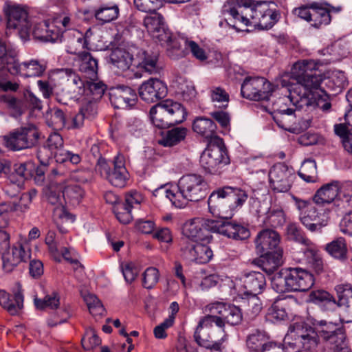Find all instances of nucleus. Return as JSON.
<instances>
[{
    "mask_svg": "<svg viewBox=\"0 0 352 352\" xmlns=\"http://www.w3.org/2000/svg\"><path fill=\"white\" fill-rule=\"evenodd\" d=\"M272 85L263 77H246L241 87V96L252 100H268L273 92Z\"/></svg>",
    "mask_w": 352,
    "mask_h": 352,
    "instance_id": "nucleus-13",
    "label": "nucleus"
},
{
    "mask_svg": "<svg viewBox=\"0 0 352 352\" xmlns=\"http://www.w3.org/2000/svg\"><path fill=\"white\" fill-rule=\"evenodd\" d=\"M34 304L36 308L40 309H57L60 305V296L57 292H53L46 295L43 299L35 298Z\"/></svg>",
    "mask_w": 352,
    "mask_h": 352,
    "instance_id": "nucleus-52",
    "label": "nucleus"
},
{
    "mask_svg": "<svg viewBox=\"0 0 352 352\" xmlns=\"http://www.w3.org/2000/svg\"><path fill=\"white\" fill-rule=\"evenodd\" d=\"M0 305L11 315L19 314L23 307V296L20 285L18 284V289L13 296L4 290H0Z\"/></svg>",
    "mask_w": 352,
    "mask_h": 352,
    "instance_id": "nucleus-30",
    "label": "nucleus"
},
{
    "mask_svg": "<svg viewBox=\"0 0 352 352\" xmlns=\"http://www.w3.org/2000/svg\"><path fill=\"white\" fill-rule=\"evenodd\" d=\"M330 84H333L334 87L333 89L336 92H340L344 88V87L346 84V78L342 72H336L331 76V77L328 79V85L330 86Z\"/></svg>",
    "mask_w": 352,
    "mask_h": 352,
    "instance_id": "nucleus-63",
    "label": "nucleus"
},
{
    "mask_svg": "<svg viewBox=\"0 0 352 352\" xmlns=\"http://www.w3.org/2000/svg\"><path fill=\"white\" fill-rule=\"evenodd\" d=\"M314 284L313 275L301 268H290L275 274L272 279V287L278 293L287 292H306Z\"/></svg>",
    "mask_w": 352,
    "mask_h": 352,
    "instance_id": "nucleus-5",
    "label": "nucleus"
},
{
    "mask_svg": "<svg viewBox=\"0 0 352 352\" xmlns=\"http://www.w3.org/2000/svg\"><path fill=\"white\" fill-rule=\"evenodd\" d=\"M157 54L140 50L134 58V65L149 74H160L162 69L157 63Z\"/></svg>",
    "mask_w": 352,
    "mask_h": 352,
    "instance_id": "nucleus-28",
    "label": "nucleus"
},
{
    "mask_svg": "<svg viewBox=\"0 0 352 352\" xmlns=\"http://www.w3.org/2000/svg\"><path fill=\"white\" fill-rule=\"evenodd\" d=\"M110 63L120 71L129 69L134 62L133 55L122 48L114 49L109 56Z\"/></svg>",
    "mask_w": 352,
    "mask_h": 352,
    "instance_id": "nucleus-37",
    "label": "nucleus"
},
{
    "mask_svg": "<svg viewBox=\"0 0 352 352\" xmlns=\"http://www.w3.org/2000/svg\"><path fill=\"white\" fill-rule=\"evenodd\" d=\"M280 241V237L276 231L271 229L263 230L255 239L256 250L259 254L282 250L279 247Z\"/></svg>",
    "mask_w": 352,
    "mask_h": 352,
    "instance_id": "nucleus-22",
    "label": "nucleus"
},
{
    "mask_svg": "<svg viewBox=\"0 0 352 352\" xmlns=\"http://www.w3.org/2000/svg\"><path fill=\"white\" fill-rule=\"evenodd\" d=\"M282 250L261 254L263 258L261 264L262 270L268 274L274 273L282 264Z\"/></svg>",
    "mask_w": 352,
    "mask_h": 352,
    "instance_id": "nucleus-41",
    "label": "nucleus"
},
{
    "mask_svg": "<svg viewBox=\"0 0 352 352\" xmlns=\"http://www.w3.org/2000/svg\"><path fill=\"white\" fill-rule=\"evenodd\" d=\"M287 236L289 240L299 243L306 248V253L316 252V245L305 236L303 232L298 228L296 223H291L287 229Z\"/></svg>",
    "mask_w": 352,
    "mask_h": 352,
    "instance_id": "nucleus-39",
    "label": "nucleus"
},
{
    "mask_svg": "<svg viewBox=\"0 0 352 352\" xmlns=\"http://www.w3.org/2000/svg\"><path fill=\"white\" fill-rule=\"evenodd\" d=\"M40 138V133L34 124L21 126L0 137L5 146L10 150L17 151L31 148L36 146Z\"/></svg>",
    "mask_w": 352,
    "mask_h": 352,
    "instance_id": "nucleus-11",
    "label": "nucleus"
},
{
    "mask_svg": "<svg viewBox=\"0 0 352 352\" xmlns=\"http://www.w3.org/2000/svg\"><path fill=\"white\" fill-rule=\"evenodd\" d=\"M2 255L3 269L6 272H11L21 262H26L30 258V250L25 249L21 244L14 245L11 248L4 250Z\"/></svg>",
    "mask_w": 352,
    "mask_h": 352,
    "instance_id": "nucleus-20",
    "label": "nucleus"
},
{
    "mask_svg": "<svg viewBox=\"0 0 352 352\" xmlns=\"http://www.w3.org/2000/svg\"><path fill=\"white\" fill-rule=\"evenodd\" d=\"M201 319L199 320L198 326L195 332V340L196 342L201 346L213 351H221L223 343L227 340V334L224 329H220L221 334V339L218 340H213L212 338L210 336H206V333L203 331L204 328L212 327V326L200 325Z\"/></svg>",
    "mask_w": 352,
    "mask_h": 352,
    "instance_id": "nucleus-27",
    "label": "nucleus"
},
{
    "mask_svg": "<svg viewBox=\"0 0 352 352\" xmlns=\"http://www.w3.org/2000/svg\"><path fill=\"white\" fill-rule=\"evenodd\" d=\"M287 306L285 300H276L267 310V320L274 323L287 320L288 318Z\"/></svg>",
    "mask_w": 352,
    "mask_h": 352,
    "instance_id": "nucleus-40",
    "label": "nucleus"
},
{
    "mask_svg": "<svg viewBox=\"0 0 352 352\" xmlns=\"http://www.w3.org/2000/svg\"><path fill=\"white\" fill-rule=\"evenodd\" d=\"M58 42L66 43L67 52L72 54H78L80 50L87 47V42L83 34L77 30H60V40Z\"/></svg>",
    "mask_w": 352,
    "mask_h": 352,
    "instance_id": "nucleus-26",
    "label": "nucleus"
},
{
    "mask_svg": "<svg viewBox=\"0 0 352 352\" xmlns=\"http://www.w3.org/2000/svg\"><path fill=\"white\" fill-rule=\"evenodd\" d=\"M63 140L57 133L51 134L47 140L46 144L41 148L37 153V157L40 162L45 163L46 158L52 157V155L63 148Z\"/></svg>",
    "mask_w": 352,
    "mask_h": 352,
    "instance_id": "nucleus-33",
    "label": "nucleus"
},
{
    "mask_svg": "<svg viewBox=\"0 0 352 352\" xmlns=\"http://www.w3.org/2000/svg\"><path fill=\"white\" fill-rule=\"evenodd\" d=\"M205 230L201 227L200 221H185L182 226V234L192 241H203L206 238Z\"/></svg>",
    "mask_w": 352,
    "mask_h": 352,
    "instance_id": "nucleus-42",
    "label": "nucleus"
},
{
    "mask_svg": "<svg viewBox=\"0 0 352 352\" xmlns=\"http://www.w3.org/2000/svg\"><path fill=\"white\" fill-rule=\"evenodd\" d=\"M339 306H348L349 300L352 299V285L349 283L340 284L336 287Z\"/></svg>",
    "mask_w": 352,
    "mask_h": 352,
    "instance_id": "nucleus-55",
    "label": "nucleus"
},
{
    "mask_svg": "<svg viewBox=\"0 0 352 352\" xmlns=\"http://www.w3.org/2000/svg\"><path fill=\"white\" fill-rule=\"evenodd\" d=\"M298 175L307 182H314L317 177L316 162L312 160H305L298 171Z\"/></svg>",
    "mask_w": 352,
    "mask_h": 352,
    "instance_id": "nucleus-47",
    "label": "nucleus"
},
{
    "mask_svg": "<svg viewBox=\"0 0 352 352\" xmlns=\"http://www.w3.org/2000/svg\"><path fill=\"white\" fill-rule=\"evenodd\" d=\"M340 190V182L333 181L329 184H326L320 187L315 193L313 197L314 202L317 205L324 206L325 204H330L333 203L331 210L335 212H341L342 205L340 198L339 196Z\"/></svg>",
    "mask_w": 352,
    "mask_h": 352,
    "instance_id": "nucleus-15",
    "label": "nucleus"
},
{
    "mask_svg": "<svg viewBox=\"0 0 352 352\" xmlns=\"http://www.w3.org/2000/svg\"><path fill=\"white\" fill-rule=\"evenodd\" d=\"M186 134V128L175 127L168 131L159 143L164 146H173L184 140Z\"/></svg>",
    "mask_w": 352,
    "mask_h": 352,
    "instance_id": "nucleus-45",
    "label": "nucleus"
},
{
    "mask_svg": "<svg viewBox=\"0 0 352 352\" xmlns=\"http://www.w3.org/2000/svg\"><path fill=\"white\" fill-rule=\"evenodd\" d=\"M248 198V195L245 190L226 186L210 194L208 200V208L214 217L230 220Z\"/></svg>",
    "mask_w": 352,
    "mask_h": 352,
    "instance_id": "nucleus-4",
    "label": "nucleus"
},
{
    "mask_svg": "<svg viewBox=\"0 0 352 352\" xmlns=\"http://www.w3.org/2000/svg\"><path fill=\"white\" fill-rule=\"evenodd\" d=\"M324 5L328 7H324L322 3L316 2L310 4V8L312 10V21L314 22L312 25L316 28H319L322 25H328L330 23L331 16L329 12L331 10L336 12L340 10V8H336L328 3Z\"/></svg>",
    "mask_w": 352,
    "mask_h": 352,
    "instance_id": "nucleus-31",
    "label": "nucleus"
},
{
    "mask_svg": "<svg viewBox=\"0 0 352 352\" xmlns=\"http://www.w3.org/2000/svg\"><path fill=\"white\" fill-rule=\"evenodd\" d=\"M78 56L80 71L89 80H96L98 78V60L87 52H79Z\"/></svg>",
    "mask_w": 352,
    "mask_h": 352,
    "instance_id": "nucleus-32",
    "label": "nucleus"
},
{
    "mask_svg": "<svg viewBox=\"0 0 352 352\" xmlns=\"http://www.w3.org/2000/svg\"><path fill=\"white\" fill-rule=\"evenodd\" d=\"M152 124L159 129H166L182 122L187 115L184 106L171 100L157 103L150 109Z\"/></svg>",
    "mask_w": 352,
    "mask_h": 352,
    "instance_id": "nucleus-6",
    "label": "nucleus"
},
{
    "mask_svg": "<svg viewBox=\"0 0 352 352\" xmlns=\"http://www.w3.org/2000/svg\"><path fill=\"white\" fill-rule=\"evenodd\" d=\"M32 35L41 43H56L60 40V28L54 22L43 21L34 24Z\"/></svg>",
    "mask_w": 352,
    "mask_h": 352,
    "instance_id": "nucleus-23",
    "label": "nucleus"
},
{
    "mask_svg": "<svg viewBox=\"0 0 352 352\" xmlns=\"http://www.w3.org/2000/svg\"><path fill=\"white\" fill-rule=\"evenodd\" d=\"M120 269L125 280L128 283L135 280L139 274V269L133 262L122 263Z\"/></svg>",
    "mask_w": 352,
    "mask_h": 352,
    "instance_id": "nucleus-60",
    "label": "nucleus"
},
{
    "mask_svg": "<svg viewBox=\"0 0 352 352\" xmlns=\"http://www.w3.org/2000/svg\"><path fill=\"white\" fill-rule=\"evenodd\" d=\"M291 336L296 342L291 352L311 351L315 350L322 339L334 352H348L346 336L340 322L320 320L311 324L307 322H297L290 326Z\"/></svg>",
    "mask_w": 352,
    "mask_h": 352,
    "instance_id": "nucleus-2",
    "label": "nucleus"
},
{
    "mask_svg": "<svg viewBox=\"0 0 352 352\" xmlns=\"http://www.w3.org/2000/svg\"><path fill=\"white\" fill-rule=\"evenodd\" d=\"M96 170L113 186L123 188L129 179V173L125 167L124 157L122 155H117L113 161H107L99 157Z\"/></svg>",
    "mask_w": 352,
    "mask_h": 352,
    "instance_id": "nucleus-9",
    "label": "nucleus"
},
{
    "mask_svg": "<svg viewBox=\"0 0 352 352\" xmlns=\"http://www.w3.org/2000/svg\"><path fill=\"white\" fill-rule=\"evenodd\" d=\"M212 232H217L229 238L243 240L250 236L248 229L235 221H209Z\"/></svg>",
    "mask_w": 352,
    "mask_h": 352,
    "instance_id": "nucleus-21",
    "label": "nucleus"
},
{
    "mask_svg": "<svg viewBox=\"0 0 352 352\" xmlns=\"http://www.w3.org/2000/svg\"><path fill=\"white\" fill-rule=\"evenodd\" d=\"M33 170L34 164L32 162L15 164L8 175V180L23 186L25 181L32 177Z\"/></svg>",
    "mask_w": 352,
    "mask_h": 352,
    "instance_id": "nucleus-35",
    "label": "nucleus"
},
{
    "mask_svg": "<svg viewBox=\"0 0 352 352\" xmlns=\"http://www.w3.org/2000/svg\"><path fill=\"white\" fill-rule=\"evenodd\" d=\"M274 343L270 341L266 332L258 330L250 334L246 340L247 346L252 352H263Z\"/></svg>",
    "mask_w": 352,
    "mask_h": 352,
    "instance_id": "nucleus-34",
    "label": "nucleus"
},
{
    "mask_svg": "<svg viewBox=\"0 0 352 352\" xmlns=\"http://www.w3.org/2000/svg\"><path fill=\"white\" fill-rule=\"evenodd\" d=\"M104 199L109 204L120 206L131 216V219L135 218L133 213L138 212L140 204L143 201L142 195L137 191L126 193L124 202L122 204L119 203V197L112 191L106 192L104 194Z\"/></svg>",
    "mask_w": 352,
    "mask_h": 352,
    "instance_id": "nucleus-18",
    "label": "nucleus"
},
{
    "mask_svg": "<svg viewBox=\"0 0 352 352\" xmlns=\"http://www.w3.org/2000/svg\"><path fill=\"white\" fill-rule=\"evenodd\" d=\"M309 299L311 302L315 303L320 302H332L336 303L333 296L329 292L324 290H316L312 291L309 294Z\"/></svg>",
    "mask_w": 352,
    "mask_h": 352,
    "instance_id": "nucleus-62",
    "label": "nucleus"
},
{
    "mask_svg": "<svg viewBox=\"0 0 352 352\" xmlns=\"http://www.w3.org/2000/svg\"><path fill=\"white\" fill-rule=\"evenodd\" d=\"M119 14V8L116 4H104L94 10V16L102 23H109L116 19Z\"/></svg>",
    "mask_w": 352,
    "mask_h": 352,
    "instance_id": "nucleus-43",
    "label": "nucleus"
},
{
    "mask_svg": "<svg viewBox=\"0 0 352 352\" xmlns=\"http://www.w3.org/2000/svg\"><path fill=\"white\" fill-rule=\"evenodd\" d=\"M184 39H177L176 38H173L172 34H170V41L167 42L159 41L162 45L166 46L168 52V56L173 59H177L180 57L185 56L187 54L186 50L181 49L182 43Z\"/></svg>",
    "mask_w": 352,
    "mask_h": 352,
    "instance_id": "nucleus-48",
    "label": "nucleus"
},
{
    "mask_svg": "<svg viewBox=\"0 0 352 352\" xmlns=\"http://www.w3.org/2000/svg\"><path fill=\"white\" fill-rule=\"evenodd\" d=\"M144 25L153 38L158 41H170V32L162 14L155 12L146 16L144 19Z\"/></svg>",
    "mask_w": 352,
    "mask_h": 352,
    "instance_id": "nucleus-19",
    "label": "nucleus"
},
{
    "mask_svg": "<svg viewBox=\"0 0 352 352\" xmlns=\"http://www.w3.org/2000/svg\"><path fill=\"white\" fill-rule=\"evenodd\" d=\"M184 242L186 245L182 249L186 258L199 264L208 263L212 259L213 252L209 246L195 241L188 242L186 239Z\"/></svg>",
    "mask_w": 352,
    "mask_h": 352,
    "instance_id": "nucleus-24",
    "label": "nucleus"
},
{
    "mask_svg": "<svg viewBox=\"0 0 352 352\" xmlns=\"http://www.w3.org/2000/svg\"><path fill=\"white\" fill-rule=\"evenodd\" d=\"M82 346L85 350H91L101 343V340L96 334V331L92 329L86 331L85 336L81 340Z\"/></svg>",
    "mask_w": 352,
    "mask_h": 352,
    "instance_id": "nucleus-58",
    "label": "nucleus"
},
{
    "mask_svg": "<svg viewBox=\"0 0 352 352\" xmlns=\"http://www.w3.org/2000/svg\"><path fill=\"white\" fill-rule=\"evenodd\" d=\"M106 89V85L102 82H95L90 80L86 81L85 96H91V100H98L102 98Z\"/></svg>",
    "mask_w": 352,
    "mask_h": 352,
    "instance_id": "nucleus-49",
    "label": "nucleus"
},
{
    "mask_svg": "<svg viewBox=\"0 0 352 352\" xmlns=\"http://www.w3.org/2000/svg\"><path fill=\"white\" fill-rule=\"evenodd\" d=\"M60 72L63 77L67 78L68 98H78L85 94L86 82L83 81L78 74L71 69H63Z\"/></svg>",
    "mask_w": 352,
    "mask_h": 352,
    "instance_id": "nucleus-29",
    "label": "nucleus"
},
{
    "mask_svg": "<svg viewBox=\"0 0 352 352\" xmlns=\"http://www.w3.org/2000/svg\"><path fill=\"white\" fill-rule=\"evenodd\" d=\"M142 285L146 289H152L159 281L160 272L153 267L146 269L143 273Z\"/></svg>",
    "mask_w": 352,
    "mask_h": 352,
    "instance_id": "nucleus-56",
    "label": "nucleus"
},
{
    "mask_svg": "<svg viewBox=\"0 0 352 352\" xmlns=\"http://www.w3.org/2000/svg\"><path fill=\"white\" fill-rule=\"evenodd\" d=\"M274 3L267 1L238 0L236 6L226 11L235 20L232 28H236V23L245 26H252L260 30L272 28L278 21L279 14L270 6Z\"/></svg>",
    "mask_w": 352,
    "mask_h": 352,
    "instance_id": "nucleus-3",
    "label": "nucleus"
},
{
    "mask_svg": "<svg viewBox=\"0 0 352 352\" xmlns=\"http://www.w3.org/2000/svg\"><path fill=\"white\" fill-rule=\"evenodd\" d=\"M210 98L215 106L226 107L229 102V94L220 87H214L210 89Z\"/></svg>",
    "mask_w": 352,
    "mask_h": 352,
    "instance_id": "nucleus-54",
    "label": "nucleus"
},
{
    "mask_svg": "<svg viewBox=\"0 0 352 352\" xmlns=\"http://www.w3.org/2000/svg\"><path fill=\"white\" fill-rule=\"evenodd\" d=\"M52 156L54 157L56 162L58 163L69 162L73 164H78L81 160L78 154L64 150L63 148L56 151Z\"/></svg>",
    "mask_w": 352,
    "mask_h": 352,
    "instance_id": "nucleus-57",
    "label": "nucleus"
},
{
    "mask_svg": "<svg viewBox=\"0 0 352 352\" xmlns=\"http://www.w3.org/2000/svg\"><path fill=\"white\" fill-rule=\"evenodd\" d=\"M177 93L181 95L182 98L186 101L192 100L197 94L192 82L185 80H181L177 82Z\"/></svg>",
    "mask_w": 352,
    "mask_h": 352,
    "instance_id": "nucleus-53",
    "label": "nucleus"
},
{
    "mask_svg": "<svg viewBox=\"0 0 352 352\" xmlns=\"http://www.w3.org/2000/svg\"><path fill=\"white\" fill-rule=\"evenodd\" d=\"M326 251L333 257L338 259H345L347 254L346 243L344 239L340 237L328 243Z\"/></svg>",
    "mask_w": 352,
    "mask_h": 352,
    "instance_id": "nucleus-46",
    "label": "nucleus"
},
{
    "mask_svg": "<svg viewBox=\"0 0 352 352\" xmlns=\"http://www.w3.org/2000/svg\"><path fill=\"white\" fill-rule=\"evenodd\" d=\"M58 189L65 201L72 205L79 204L85 195V190L76 184H69L64 187L62 185L58 186Z\"/></svg>",
    "mask_w": 352,
    "mask_h": 352,
    "instance_id": "nucleus-38",
    "label": "nucleus"
},
{
    "mask_svg": "<svg viewBox=\"0 0 352 352\" xmlns=\"http://www.w3.org/2000/svg\"><path fill=\"white\" fill-rule=\"evenodd\" d=\"M184 45L186 50L188 49L192 54L193 56L200 60H205L207 59V56L205 51L199 46V45L192 41L183 40Z\"/></svg>",
    "mask_w": 352,
    "mask_h": 352,
    "instance_id": "nucleus-64",
    "label": "nucleus"
},
{
    "mask_svg": "<svg viewBox=\"0 0 352 352\" xmlns=\"http://www.w3.org/2000/svg\"><path fill=\"white\" fill-rule=\"evenodd\" d=\"M16 56H8L5 60L3 67L6 69L12 75L19 74L23 76V71H22L23 63H19L15 58Z\"/></svg>",
    "mask_w": 352,
    "mask_h": 352,
    "instance_id": "nucleus-61",
    "label": "nucleus"
},
{
    "mask_svg": "<svg viewBox=\"0 0 352 352\" xmlns=\"http://www.w3.org/2000/svg\"><path fill=\"white\" fill-rule=\"evenodd\" d=\"M206 183L203 177L197 174L182 176L178 181L177 188V208H183L188 201H199L207 194Z\"/></svg>",
    "mask_w": 352,
    "mask_h": 352,
    "instance_id": "nucleus-7",
    "label": "nucleus"
},
{
    "mask_svg": "<svg viewBox=\"0 0 352 352\" xmlns=\"http://www.w3.org/2000/svg\"><path fill=\"white\" fill-rule=\"evenodd\" d=\"M243 292H239V296L243 298V296L250 294L258 295L263 292L265 286L266 280L263 274L258 272H251L245 274L241 278Z\"/></svg>",
    "mask_w": 352,
    "mask_h": 352,
    "instance_id": "nucleus-25",
    "label": "nucleus"
},
{
    "mask_svg": "<svg viewBox=\"0 0 352 352\" xmlns=\"http://www.w3.org/2000/svg\"><path fill=\"white\" fill-rule=\"evenodd\" d=\"M270 182L273 190L278 192H287L295 178L294 170L285 164L274 165L269 173Z\"/></svg>",
    "mask_w": 352,
    "mask_h": 352,
    "instance_id": "nucleus-14",
    "label": "nucleus"
},
{
    "mask_svg": "<svg viewBox=\"0 0 352 352\" xmlns=\"http://www.w3.org/2000/svg\"><path fill=\"white\" fill-rule=\"evenodd\" d=\"M140 98L147 103L156 102L167 94L166 84L156 78H151L142 82L138 89Z\"/></svg>",
    "mask_w": 352,
    "mask_h": 352,
    "instance_id": "nucleus-16",
    "label": "nucleus"
},
{
    "mask_svg": "<svg viewBox=\"0 0 352 352\" xmlns=\"http://www.w3.org/2000/svg\"><path fill=\"white\" fill-rule=\"evenodd\" d=\"M244 303L247 306L246 312L250 317H255L262 310L263 306L258 295L250 294L249 296H243Z\"/></svg>",
    "mask_w": 352,
    "mask_h": 352,
    "instance_id": "nucleus-50",
    "label": "nucleus"
},
{
    "mask_svg": "<svg viewBox=\"0 0 352 352\" xmlns=\"http://www.w3.org/2000/svg\"><path fill=\"white\" fill-rule=\"evenodd\" d=\"M46 65L43 60L31 59L23 62L22 71L25 77H39L43 74Z\"/></svg>",
    "mask_w": 352,
    "mask_h": 352,
    "instance_id": "nucleus-44",
    "label": "nucleus"
},
{
    "mask_svg": "<svg viewBox=\"0 0 352 352\" xmlns=\"http://www.w3.org/2000/svg\"><path fill=\"white\" fill-rule=\"evenodd\" d=\"M206 310L209 314L201 318V326H212L214 324L220 329H223L225 323L237 325L243 318L239 307L233 305L216 302L208 305Z\"/></svg>",
    "mask_w": 352,
    "mask_h": 352,
    "instance_id": "nucleus-8",
    "label": "nucleus"
},
{
    "mask_svg": "<svg viewBox=\"0 0 352 352\" xmlns=\"http://www.w3.org/2000/svg\"><path fill=\"white\" fill-rule=\"evenodd\" d=\"M109 100L116 109H128L136 104L138 96L132 88L127 86L112 87L109 92Z\"/></svg>",
    "mask_w": 352,
    "mask_h": 352,
    "instance_id": "nucleus-17",
    "label": "nucleus"
},
{
    "mask_svg": "<svg viewBox=\"0 0 352 352\" xmlns=\"http://www.w3.org/2000/svg\"><path fill=\"white\" fill-rule=\"evenodd\" d=\"M289 79L291 82L282 79L281 85L288 87L290 103L295 109L273 112L272 118L280 128L294 133L309 126L308 122H304L299 113L304 107L315 104L310 96L320 89L324 77L318 71V63L314 60H303L294 65Z\"/></svg>",
    "mask_w": 352,
    "mask_h": 352,
    "instance_id": "nucleus-1",
    "label": "nucleus"
},
{
    "mask_svg": "<svg viewBox=\"0 0 352 352\" xmlns=\"http://www.w3.org/2000/svg\"><path fill=\"white\" fill-rule=\"evenodd\" d=\"M229 163L226 148L223 140L219 137H214L209 141L206 148L200 157V164L207 172L215 174L222 166Z\"/></svg>",
    "mask_w": 352,
    "mask_h": 352,
    "instance_id": "nucleus-10",
    "label": "nucleus"
},
{
    "mask_svg": "<svg viewBox=\"0 0 352 352\" xmlns=\"http://www.w3.org/2000/svg\"><path fill=\"white\" fill-rule=\"evenodd\" d=\"M216 129L215 123L211 119L206 117H197L192 123L193 131L210 140L217 137L215 135Z\"/></svg>",
    "mask_w": 352,
    "mask_h": 352,
    "instance_id": "nucleus-36",
    "label": "nucleus"
},
{
    "mask_svg": "<svg viewBox=\"0 0 352 352\" xmlns=\"http://www.w3.org/2000/svg\"><path fill=\"white\" fill-rule=\"evenodd\" d=\"M83 298L91 315L97 316L104 314V308L96 295L88 293L83 296Z\"/></svg>",
    "mask_w": 352,
    "mask_h": 352,
    "instance_id": "nucleus-51",
    "label": "nucleus"
},
{
    "mask_svg": "<svg viewBox=\"0 0 352 352\" xmlns=\"http://www.w3.org/2000/svg\"><path fill=\"white\" fill-rule=\"evenodd\" d=\"M135 7L144 12H155L162 6L161 0H134Z\"/></svg>",
    "mask_w": 352,
    "mask_h": 352,
    "instance_id": "nucleus-59",
    "label": "nucleus"
},
{
    "mask_svg": "<svg viewBox=\"0 0 352 352\" xmlns=\"http://www.w3.org/2000/svg\"><path fill=\"white\" fill-rule=\"evenodd\" d=\"M3 11L7 18V29L15 30L23 41H29L31 22L27 10L19 5L6 3Z\"/></svg>",
    "mask_w": 352,
    "mask_h": 352,
    "instance_id": "nucleus-12",
    "label": "nucleus"
}]
</instances>
